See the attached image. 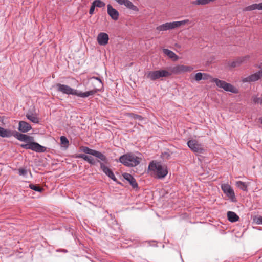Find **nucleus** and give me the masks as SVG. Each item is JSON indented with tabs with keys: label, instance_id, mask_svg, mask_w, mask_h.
Masks as SVG:
<instances>
[{
	"label": "nucleus",
	"instance_id": "a19ab883",
	"mask_svg": "<svg viewBox=\"0 0 262 262\" xmlns=\"http://www.w3.org/2000/svg\"><path fill=\"white\" fill-rule=\"evenodd\" d=\"M259 68L261 69L260 70H259V71L260 72V73H261V75H262V63L260 64V65L259 66Z\"/></svg>",
	"mask_w": 262,
	"mask_h": 262
},
{
	"label": "nucleus",
	"instance_id": "c9c22d12",
	"mask_svg": "<svg viewBox=\"0 0 262 262\" xmlns=\"http://www.w3.org/2000/svg\"><path fill=\"white\" fill-rule=\"evenodd\" d=\"M254 221L257 224L262 225V216H258L255 218Z\"/></svg>",
	"mask_w": 262,
	"mask_h": 262
},
{
	"label": "nucleus",
	"instance_id": "f704fd0d",
	"mask_svg": "<svg viewBox=\"0 0 262 262\" xmlns=\"http://www.w3.org/2000/svg\"><path fill=\"white\" fill-rule=\"evenodd\" d=\"M253 102L255 103H259L262 104V98L255 97L253 98Z\"/></svg>",
	"mask_w": 262,
	"mask_h": 262
},
{
	"label": "nucleus",
	"instance_id": "412c9836",
	"mask_svg": "<svg viewBox=\"0 0 262 262\" xmlns=\"http://www.w3.org/2000/svg\"><path fill=\"white\" fill-rule=\"evenodd\" d=\"M227 217L231 222H235L239 220V216L234 212L228 211L227 212Z\"/></svg>",
	"mask_w": 262,
	"mask_h": 262
},
{
	"label": "nucleus",
	"instance_id": "72a5a7b5",
	"mask_svg": "<svg viewBox=\"0 0 262 262\" xmlns=\"http://www.w3.org/2000/svg\"><path fill=\"white\" fill-rule=\"evenodd\" d=\"M130 116L135 119H138L140 121H141L143 119V118L142 117V116L139 115L135 114H133V113L131 114Z\"/></svg>",
	"mask_w": 262,
	"mask_h": 262
},
{
	"label": "nucleus",
	"instance_id": "5701e85b",
	"mask_svg": "<svg viewBox=\"0 0 262 262\" xmlns=\"http://www.w3.org/2000/svg\"><path fill=\"white\" fill-rule=\"evenodd\" d=\"M146 77L147 78L153 81L159 79L158 70L149 71L146 74Z\"/></svg>",
	"mask_w": 262,
	"mask_h": 262
},
{
	"label": "nucleus",
	"instance_id": "aec40b11",
	"mask_svg": "<svg viewBox=\"0 0 262 262\" xmlns=\"http://www.w3.org/2000/svg\"><path fill=\"white\" fill-rule=\"evenodd\" d=\"M13 135V132L0 127V136L3 138L10 137Z\"/></svg>",
	"mask_w": 262,
	"mask_h": 262
},
{
	"label": "nucleus",
	"instance_id": "f03ea898",
	"mask_svg": "<svg viewBox=\"0 0 262 262\" xmlns=\"http://www.w3.org/2000/svg\"><path fill=\"white\" fill-rule=\"evenodd\" d=\"M17 139L20 141L25 142L26 144L20 145V147L26 149H31L36 152H44L46 151V147L37 142H33V137L26 134H23L17 132H13V135Z\"/></svg>",
	"mask_w": 262,
	"mask_h": 262
},
{
	"label": "nucleus",
	"instance_id": "39448f33",
	"mask_svg": "<svg viewBox=\"0 0 262 262\" xmlns=\"http://www.w3.org/2000/svg\"><path fill=\"white\" fill-rule=\"evenodd\" d=\"M142 158L132 153H127L119 158V162L127 167H135L141 162Z\"/></svg>",
	"mask_w": 262,
	"mask_h": 262
},
{
	"label": "nucleus",
	"instance_id": "dca6fc26",
	"mask_svg": "<svg viewBox=\"0 0 262 262\" xmlns=\"http://www.w3.org/2000/svg\"><path fill=\"white\" fill-rule=\"evenodd\" d=\"M122 176L124 179L129 183L133 188H136L138 187V184L136 182L135 179L131 174L127 173H124L122 174Z\"/></svg>",
	"mask_w": 262,
	"mask_h": 262
},
{
	"label": "nucleus",
	"instance_id": "1a4fd4ad",
	"mask_svg": "<svg viewBox=\"0 0 262 262\" xmlns=\"http://www.w3.org/2000/svg\"><path fill=\"white\" fill-rule=\"evenodd\" d=\"M187 145L196 154H203L205 151L203 146L195 140H189L187 142Z\"/></svg>",
	"mask_w": 262,
	"mask_h": 262
},
{
	"label": "nucleus",
	"instance_id": "7ed1b4c3",
	"mask_svg": "<svg viewBox=\"0 0 262 262\" xmlns=\"http://www.w3.org/2000/svg\"><path fill=\"white\" fill-rule=\"evenodd\" d=\"M56 90L64 94L75 95L81 98L88 97L91 95L95 94L97 90H93L85 92H79L77 90L74 89L68 85L61 83H57L55 85Z\"/></svg>",
	"mask_w": 262,
	"mask_h": 262
},
{
	"label": "nucleus",
	"instance_id": "9d476101",
	"mask_svg": "<svg viewBox=\"0 0 262 262\" xmlns=\"http://www.w3.org/2000/svg\"><path fill=\"white\" fill-rule=\"evenodd\" d=\"M168 69L172 74H179L185 72H190L193 70V68L191 66H186L184 65H177L172 67H169Z\"/></svg>",
	"mask_w": 262,
	"mask_h": 262
},
{
	"label": "nucleus",
	"instance_id": "6ab92c4d",
	"mask_svg": "<svg viewBox=\"0 0 262 262\" xmlns=\"http://www.w3.org/2000/svg\"><path fill=\"white\" fill-rule=\"evenodd\" d=\"M163 52L165 55L174 61L177 60L179 58L178 56L173 52L169 49H163Z\"/></svg>",
	"mask_w": 262,
	"mask_h": 262
},
{
	"label": "nucleus",
	"instance_id": "9b49d317",
	"mask_svg": "<svg viewBox=\"0 0 262 262\" xmlns=\"http://www.w3.org/2000/svg\"><path fill=\"white\" fill-rule=\"evenodd\" d=\"M221 188L226 196L232 202H236L234 190L228 184H223Z\"/></svg>",
	"mask_w": 262,
	"mask_h": 262
},
{
	"label": "nucleus",
	"instance_id": "ea45409f",
	"mask_svg": "<svg viewBox=\"0 0 262 262\" xmlns=\"http://www.w3.org/2000/svg\"><path fill=\"white\" fill-rule=\"evenodd\" d=\"M259 10H262V2L258 4Z\"/></svg>",
	"mask_w": 262,
	"mask_h": 262
},
{
	"label": "nucleus",
	"instance_id": "7c9ffc66",
	"mask_svg": "<svg viewBox=\"0 0 262 262\" xmlns=\"http://www.w3.org/2000/svg\"><path fill=\"white\" fill-rule=\"evenodd\" d=\"M208 0H196L193 2L194 5H204L209 4Z\"/></svg>",
	"mask_w": 262,
	"mask_h": 262
},
{
	"label": "nucleus",
	"instance_id": "b1692460",
	"mask_svg": "<svg viewBox=\"0 0 262 262\" xmlns=\"http://www.w3.org/2000/svg\"><path fill=\"white\" fill-rule=\"evenodd\" d=\"M159 78L161 77H167L171 75V72L168 69V70H158Z\"/></svg>",
	"mask_w": 262,
	"mask_h": 262
},
{
	"label": "nucleus",
	"instance_id": "e433bc0d",
	"mask_svg": "<svg viewBox=\"0 0 262 262\" xmlns=\"http://www.w3.org/2000/svg\"><path fill=\"white\" fill-rule=\"evenodd\" d=\"M91 79H94L98 80L99 82V86H100V87H102L103 86L102 80L100 79V78L97 77H93L91 78Z\"/></svg>",
	"mask_w": 262,
	"mask_h": 262
},
{
	"label": "nucleus",
	"instance_id": "f3484780",
	"mask_svg": "<svg viewBox=\"0 0 262 262\" xmlns=\"http://www.w3.org/2000/svg\"><path fill=\"white\" fill-rule=\"evenodd\" d=\"M32 129L31 126L27 122L20 121L19 122L18 130L22 133H26Z\"/></svg>",
	"mask_w": 262,
	"mask_h": 262
},
{
	"label": "nucleus",
	"instance_id": "79ce46f5",
	"mask_svg": "<svg viewBox=\"0 0 262 262\" xmlns=\"http://www.w3.org/2000/svg\"><path fill=\"white\" fill-rule=\"evenodd\" d=\"M259 120L260 122L262 124V118H260L259 119Z\"/></svg>",
	"mask_w": 262,
	"mask_h": 262
},
{
	"label": "nucleus",
	"instance_id": "a211bd4d",
	"mask_svg": "<svg viewBox=\"0 0 262 262\" xmlns=\"http://www.w3.org/2000/svg\"><path fill=\"white\" fill-rule=\"evenodd\" d=\"M75 157L76 158H81L91 165H94L96 163L95 159L92 156H88L85 154H77L75 155Z\"/></svg>",
	"mask_w": 262,
	"mask_h": 262
},
{
	"label": "nucleus",
	"instance_id": "4c0bfd02",
	"mask_svg": "<svg viewBox=\"0 0 262 262\" xmlns=\"http://www.w3.org/2000/svg\"><path fill=\"white\" fill-rule=\"evenodd\" d=\"M203 80H208L210 78L212 79V78L211 77V76L208 75V74L207 73H203Z\"/></svg>",
	"mask_w": 262,
	"mask_h": 262
},
{
	"label": "nucleus",
	"instance_id": "bb28decb",
	"mask_svg": "<svg viewBox=\"0 0 262 262\" xmlns=\"http://www.w3.org/2000/svg\"><path fill=\"white\" fill-rule=\"evenodd\" d=\"M60 139L61 146L64 147L66 149L68 148L69 145V142L66 137L63 136H61Z\"/></svg>",
	"mask_w": 262,
	"mask_h": 262
},
{
	"label": "nucleus",
	"instance_id": "4468645a",
	"mask_svg": "<svg viewBox=\"0 0 262 262\" xmlns=\"http://www.w3.org/2000/svg\"><path fill=\"white\" fill-rule=\"evenodd\" d=\"M119 4L124 5L128 9L134 11H138V8L129 0H115Z\"/></svg>",
	"mask_w": 262,
	"mask_h": 262
},
{
	"label": "nucleus",
	"instance_id": "58836bf2",
	"mask_svg": "<svg viewBox=\"0 0 262 262\" xmlns=\"http://www.w3.org/2000/svg\"><path fill=\"white\" fill-rule=\"evenodd\" d=\"M95 8V6L92 3V5L91 6L90 11H89L90 14L92 15L94 13Z\"/></svg>",
	"mask_w": 262,
	"mask_h": 262
},
{
	"label": "nucleus",
	"instance_id": "393cba45",
	"mask_svg": "<svg viewBox=\"0 0 262 262\" xmlns=\"http://www.w3.org/2000/svg\"><path fill=\"white\" fill-rule=\"evenodd\" d=\"M26 117L28 119H29L30 121L34 123H39V119L36 116L35 114H33L32 113H27L26 114Z\"/></svg>",
	"mask_w": 262,
	"mask_h": 262
},
{
	"label": "nucleus",
	"instance_id": "0eeeda50",
	"mask_svg": "<svg viewBox=\"0 0 262 262\" xmlns=\"http://www.w3.org/2000/svg\"><path fill=\"white\" fill-rule=\"evenodd\" d=\"M211 82H214L217 87L223 89L225 91L230 92L234 94H237L238 92L237 89L230 83H227L226 81L221 80L216 78H212Z\"/></svg>",
	"mask_w": 262,
	"mask_h": 262
},
{
	"label": "nucleus",
	"instance_id": "f257e3e1",
	"mask_svg": "<svg viewBox=\"0 0 262 262\" xmlns=\"http://www.w3.org/2000/svg\"><path fill=\"white\" fill-rule=\"evenodd\" d=\"M80 150L86 154L93 156L98 159L97 162L99 163L100 168L102 171L110 179L114 181H116L117 179L115 177L113 171L105 165L108 163V160L105 155L101 152L91 149L87 146H82L80 148Z\"/></svg>",
	"mask_w": 262,
	"mask_h": 262
},
{
	"label": "nucleus",
	"instance_id": "6e6552de",
	"mask_svg": "<svg viewBox=\"0 0 262 262\" xmlns=\"http://www.w3.org/2000/svg\"><path fill=\"white\" fill-rule=\"evenodd\" d=\"M211 82H214L217 87L223 89L225 91L230 92L234 94H237L238 92L237 89L230 83H227L226 81L221 80L216 78H212Z\"/></svg>",
	"mask_w": 262,
	"mask_h": 262
},
{
	"label": "nucleus",
	"instance_id": "2eb2a0df",
	"mask_svg": "<svg viewBox=\"0 0 262 262\" xmlns=\"http://www.w3.org/2000/svg\"><path fill=\"white\" fill-rule=\"evenodd\" d=\"M107 12L112 19L114 20L118 19L119 16V12L110 4L107 6Z\"/></svg>",
	"mask_w": 262,
	"mask_h": 262
},
{
	"label": "nucleus",
	"instance_id": "473e14b6",
	"mask_svg": "<svg viewBox=\"0 0 262 262\" xmlns=\"http://www.w3.org/2000/svg\"><path fill=\"white\" fill-rule=\"evenodd\" d=\"M203 74L202 73H197L194 76V79L197 81H200L203 79Z\"/></svg>",
	"mask_w": 262,
	"mask_h": 262
},
{
	"label": "nucleus",
	"instance_id": "20e7f679",
	"mask_svg": "<svg viewBox=\"0 0 262 262\" xmlns=\"http://www.w3.org/2000/svg\"><path fill=\"white\" fill-rule=\"evenodd\" d=\"M148 169L152 174L159 179L165 177L168 173L167 166L162 165L159 162H151L148 166Z\"/></svg>",
	"mask_w": 262,
	"mask_h": 262
},
{
	"label": "nucleus",
	"instance_id": "f8f14e48",
	"mask_svg": "<svg viewBox=\"0 0 262 262\" xmlns=\"http://www.w3.org/2000/svg\"><path fill=\"white\" fill-rule=\"evenodd\" d=\"M261 77H262L261 73L259 71H258V72L254 74H252L247 77L243 78L242 79V81L243 83L254 82L258 80Z\"/></svg>",
	"mask_w": 262,
	"mask_h": 262
},
{
	"label": "nucleus",
	"instance_id": "4be33fe9",
	"mask_svg": "<svg viewBox=\"0 0 262 262\" xmlns=\"http://www.w3.org/2000/svg\"><path fill=\"white\" fill-rule=\"evenodd\" d=\"M248 57H241L236 59L234 61L232 62L231 63V66L232 67H236L239 66L242 63L245 62Z\"/></svg>",
	"mask_w": 262,
	"mask_h": 262
},
{
	"label": "nucleus",
	"instance_id": "c85d7f7f",
	"mask_svg": "<svg viewBox=\"0 0 262 262\" xmlns=\"http://www.w3.org/2000/svg\"><path fill=\"white\" fill-rule=\"evenodd\" d=\"M29 187L31 189L33 190L34 191H37V192H42L43 190V189L42 188L39 187L38 185H34V184H30Z\"/></svg>",
	"mask_w": 262,
	"mask_h": 262
},
{
	"label": "nucleus",
	"instance_id": "c756f323",
	"mask_svg": "<svg viewBox=\"0 0 262 262\" xmlns=\"http://www.w3.org/2000/svg\"><path fill=\"white\" fill-rule=\"evenodd\" d=\"M95 7H102L105 6V3L100 0H95L93 3Z\"/></svg>",
	"mask_w": 262,
	"mask_h": 262
},
{
	"label": "nucleus",
	"instance_id": "a878e982",
	"mask_svg": "<svg viewBox=\"0 0 262 262\" xmlns=\"http://www.w3.org/2000/svg\"><path fill=\"white\" fill-rule=\"evenodd\" d=\"M236 186L240 189L244 191H247V185L245 182L241 181L236 182Z\"/></svg>",
	"mask_w": 262,
	"mask_h": 262
},
{
	"label": "nucleus",
	"instance_id": "2f4dec72",
	"mask_svg": "<svg viewBox=\"0 0 262 262\" xmlns=\"http://www.w3.org/2000/svg\"><path fill=\"white\" fill-rule=\"evenodd\" d=\"M18 170L19 176H26L28 172L27 170L25 168H20Z\"/></svg>",
	"mask_w": 262,
	"mask_h": 262
},
{
	"label": "nucleus",
	"instance_id": "423d86ee",
	"mask_svg": "<svg viewBox=\"0 0 262 262\" xmlns=\"http://www.w3.org/2000/svg\"><path fill=\"white\" fill-rule=\"evenodd\" d=\"M190 22L189 19H185L181 21L167 22L157 26L156 28V30L161 31H166L169 30L174 29L180 27L182 25L188 24Z\"/></svg>",
	"mask_w": 262,
	"mask_h": 262
},
{
	"label": "nucleus",
	"instance_id": "ddd939ff",
	"mask_svg": "<svg viewBox=\"0 0 262 262\" xmlns=\"http://www.w3.org/2000/svg\"><path fill=\"white\" fill-rule=\"evenodd\" d=\"M109 36L106 33L101 32L98 34L97 40L100 46H105L108 43Z\"/></svg>",
	"mask_w": 262,
	"mask_h": 262
},
{
	"label": "nucleus",
	"instance_id": "cd10ccee",
	"mask_svg": "<svg viewBox=\"0 0 262 262\" xmlns=\"http://www.w3.org/2000/svg\"><path fill=\"white\" fill-rule=\"evenodd\" d=\"M255 9L259 10L258 4H254L249 5L245 8V11H252Z\"/></svg>",
	"mask_w": 262,
	"mask_h": 262
}]
</instances>
